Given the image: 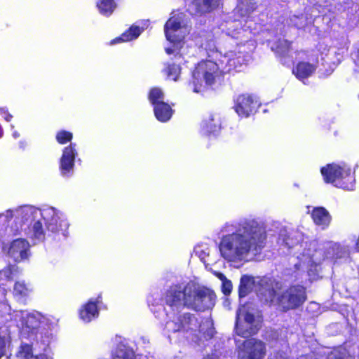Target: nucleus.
<instances>
[{"instance_id": "nucleus-1", "label": "nucleus", "mask_w": 359, "mask_h": 359, "mask_svg": "<svg viewBox=\"0 0 359 359\" xmlns=\"http://www.w3.org/2000/svg\"><path fill=\"white\" fill-rule=\"evenodd\" d=\"M215 299L212 291L194 283L171 286L163 298L166 305L163 311L165 315V330L168 333L201 332L202 325L195 316L190 313L179 315V311L184 306L197 311L208 309L214 306Z\"/></svg>"}, {"instance_id": "nucleus-2", "label": "nucleus", "mask_w": 359, "mask_h": 359, "mask_svg": "<svg viewBox=\"0 0 359 359\" xmlns=\"http://www.w3.org/2000/svg\"><path fill=\"white\" fill-rule=\"evenodd\" d=\"M222 231L225 234L219 245V252L228 262H241L249 256H255L266 244V228L255 219H245L235 224L226 223Z\"/></svg>"}, {"instance_id": "nucleus-3", "label": "nucleus", "mask_w": 359, "mask_h": 359, "mask_svg": "<svg viewBox=\"0 0 359 359\" xmlns=\"http://www.w3.org/2000/svg\"><path fill=\"white\" fill-rule=\"evenodd\" d=\"M280 287L278 282L268 278H256L244 275L241 277L239 286V296L245 297L252 290L255 289L261 299L274 301L276 292Z\"/></svg>"}, {"instance_id": "nucleus-4", "label": "nucleus", "mask_w": 359, "mask_h": 359, "mask_svg": "<svg viewBox=\"0 0 359 359\" xmlns=\"http://www.w3.org/2000/svg\"><path fill=\"white\" fill-rule=\"evenodd\" d=\"M72 139L73 133L65 130H60L55 135V140L58 144L70 143L63 148L59 160V170L64 177H69L72 174L75 159L78 155L76 143L71 142Z\"/></svg>"}, {"instance_id": "nucleus-5", "label": "nucleus", "mask_w": 359, "mask_h": 359, "mask_svg": "<svg viewBox=\"0 0 359 359\" xmlns=\"http://www.w3.org/2000/svg\"><path fill=\"white\" fill-rule=\"evenodd\" d=\"M221 68L218 64L212 60L202 61L198 63L193 72L194 91L201 92L203 82L206 85H212L221 75L223 71Z\"/></svg>"}, {"instance_id": "nucleus-6", "label": "nucleus", "mask_w": 359, "mask_h": 359, "mask_svg": "<svg viewBox=\"0 0 359 359\" xmlns=\"http://www.w3.org/2000/svg\"><path fill=\"white\" fill-rule=\"evenodd\" d=\"M276 292L274 301H267L278 304L284 310L293 309L301 306L306 300L305 288L300 285L290 287L280 294L281 284Z\"/></svg>"}, {"instance_id": "nucleus-7", "label": "nucleus", "mask_w": 359, "mask_h": 359, "mask_svg": "<svg viewBox=\"0 0 359 359\" xmlns=\"http://www.w3.org/2000/svg\"><path fill=\"white\" fill-rule=\"evenodd\" d=\"M260 320L256 318L253 309L248 305L242 306L237 311L236 332L242 337H248L255 334L260 328Z\"/></svg>"}, {"instance_id": "nucleus-8", "label": "nucleus", "mask_w": 359, "mask_h": 359, "mask_svg": "<svg viewBox=\"0 0 359 359\" xmlns=\"http://www.w3.org/2000/svg\"><path fill=\"white\" fill-rule=\"evenodd\" d=\"M307 248L297 255L299 262L295 264L297 269H308L312 266H316L325 259L326 256L323 249H317L316 243H311Z\"/></svg>"}, {"instance_id": "nucleus-9", "label": "nucleus", "mask_w": 359, "mask_h": 359, "mask_svg": "<svg viewBox=\"0 0 359 359\" xmlns=\"http://www.w3.org/2000/svg\"><path fill=\"white\" fill-rule=\"evenodd\" d=\"M149 99L154 105V111L156 118L161 122H166L172 116L171 107L163 102L164 94L161 89L154 88L151 90Z\"/></svg>"}, {"instance_id": "nucleus-10", "label": "nucleus", "mask_w": 359, "mask_h": 359, "mask_svg": "<svg viewBox=\"0 0 359 359\" xmlns=\"http://www.w3.org/2000/svg\"><path fill=\"white\" fill-rule=\"evenodd\" d=\"M265 355L264 343L255 338L244 341L238 351V359H264Z\"/></svg>"}, {"instance_id": "nucleus-11", "label": "nucleus", "mask_w": 359, "mask_h": 359, "mask_svg": "<svg viewBox=\"0 0 359 359\" xmlns=\"http://www.w3.org/2000/svg\"><path fill=\"white\" fill-rule=\"evenodd\" d=\"M165 34L168 41L174 43L177 47L178 43L184 38L187 34V29L182 27L180 17H171L165 25Z\"/></svg>"}, {"instance_id": "nucleus-12", "label": "nucleus", "mask_w": 359, "mask_h": 359, "mask_svg": "<svg viewBox=\"0 0 359 359\" xmlns=\"http://www.w3.org/2000/svg\"><path fill=\"white\" fill-rule=\"evenodd\" d=\"M324 180L327 183H334L339 179H344L351 174V168L342 163L341 165L330 164L321 169Z\"/></svg>"}, {"instance_id": "nucleus-13", "label": "nucleus", "mask_w": 359, "mask_h": 359, "mask_svg": "<svg viewBox=\"0 0 359 359\" xmlns=\"http://www.w3.org/2000/svg\"><path fill=\"white\" fill-rule=\"evenodd\" d=\"M234 109L241 117H248L258 106L257 101L250 95H240L234 100Z\"/></svg>"}, {"instance_id": "nucleus-14", "label": "nucleus", "mask_w": 359, "mask_h": 359, "mask_svg": "<svg viewBox=\"0 0 359 359\" xmlns=\"http://www.w3.org/2000/svg\"><path fill=\"white\" fill-rule=\"evenodd\" d=\"M29 243L24 238H18L12 241L8 253L15 262H20L29 257Z\"/></svg>"}, {"instance_id": "nucleus-15", "label": "nucleus", "mask_w": 359, "mask_h": 359, "mask_svg": "<svg viewBox=\"0 0 359 359\" xmlns=\"http://www.w3.org/2000/svg\"><path fill=\"white\" fill-rule=\"evenodd\" d=\"M101 297L98 296L95 301L89 300L79 309L80 318L85 323H89L99 315L98 304L101 303Z\"/></svg>"}, {"instance_id": "nucleus-16", "label": "nucleus", "mask_w": 359, "mask_h": 359, "mask_svg": "<svg viewBox=\"0 0 359 359\" xmlns=\"http://www.w3.org/2000/svg\"><path fill=\"white\" fill-rule=\"evenodd\" d=\"M220 117L216 114H209L201 123V129L205 133H215L220 129Z\"/></svg>"}, {"instance_id": "nucleus-17", "label": "nucleus", "mask_w": 359, "mask_h": 359, "mask_svg": "<svg viewBox=\"0 0 359 359\" xmlns=\"http://www.w3.org/2000/svg\"><path fill=\"white\" fill-rule=\"evenodd\" d=\"M312 218L316 224L325 229L330 223L331 216L324 208H316L312 211Z\"/></svg>"}, {"instance_id": "nucleus-18", "label": "nucleus", "mask_w": 359, "mask_h": 359, "mask_svg": "<svg viewBox=\"0 0 359 359\" xmlns=\"http://www.w3.org/2000/svg\"><path fill=\"white\" fill-rule=\"evenodd\" d=\"M222 62L226 63L228 67L226 71H230L232 69L241 71L240 68L244 64V59L240 54L237 55L236 53L231 51L224 55Z\"/></svg>"}, {"instance_id": "nucleus-19", "label": "nucleus", "mask_w": 359, "mask_h": 359, "mask_svg": "<svg viewBox=\"0 0 359 359\" xmlns=\"http://www.w3.org/2000/svg\"><path fill=\"white\" fill-rule=\"evenodd\" d=\"M316 70V67L309 62H299L296 68L293 70V73L296 76L302 80L310 76Z\"/></svg>"}, {"instance_id": "nucleus-20", "label": "nucleus", "mask_w": 359, "mask_h": 359, "mask_svg": "<svg viewBox=\"0 0 359 359\" xmlns=\"http://www.w3.org/2000/svg\"><path fill=\"white\" fill-rule=\"evenodd\" d=\"M142 31V28L136 25H132L127 31L123 33L120 37L114 39V43L119 42H127L136 39L140 35Z\"/></svg>"}, {"instance_id": "nucleus-21", "label": "nucleus", "mask_w": 359, "mask_h": 359, "mask_svg": "<svg viewBox=\"0 0 359 359\" xmlns=\"http://www.w3.org/2000/svg\"><path fill=\"white\" fill-rule=\"evenodd\" d=\"M220 0H195L193 6L196 7L198 13H204L210 12L219 6Z\"/></svg>"}, {"instance_id": "nucleus-22", "label": "nucleus", "mask_w": 359, "mask_h": 359, "mask_svg": "<svg viewBox=\"0 0 359 359\" xmlns=\"http://www.w3.org/2000/svg\"><path fill=\"white\" fill-rule=\"evenodd\" d=\"M114 359H135V354L125 343L120 341L114 354Z\"/></svg>"}, {"instance_id": "nucleus-23", "label": "nucleus", "mask_w": 359, "mask_h": 359, "mask_svg": "<svg viewBox=\"0 0 359 359\" xmlns=\"http://www.w3.org/2000/svg\"><path fill=\"white\" fill-rule=\"evenodd\" d=\"M237 9L241 15L247 16L256 9V3L254 0H240Z\"/></svg>"}, {"instance_id": "nucleus-24", "label": "nucleus", "mask_w": 359, "mask_h": 359, "mask_svg": "<svg viewBox=\"0 0 359 359\" xmlns=\"http://www.w3.org/2000/svg\"><path fill=\"white\" fill-rule=\"evenodd\" d=\"M29 293V289L24 282L17 281L13 287V295L20 299L26 298Z\"/></svg>"}, {"instance_id": "nucleus-25", "label": "nucleus", "mask_w": 359, "mask_h": 359, "mask_svg": "<svg viewBox=\"0 0 359 359\" xmlns=\"http://www.w3.org/2000/svg\"><path fill=\"white\" fill-rule=\"evenodd\" d=\"M19 359H32L34 356L33 348L31 344H22L16 353Z\"/></svg>"}, {"instance_id": "nucleus-26", "label": "nucleus", "mask_w": 359, "mask_h": 359, "mask_svg": "<svg viewBox=\"0 0 359 359\" xmlns=\"http://www.w3.org/2000/svg\"><path fill=\"white\" fill-rule=\"evenodd\" d=\"M46 226L48 236H50V233H57L62 230L61 224H59V219L57 217H51L50 220L46 222Z\"/></svg>"}, {"instance_id": "nucleus-27", "label": "nucleus", "mask_w": 359, "mask_h": 359, "mask_svg": "<svg viewBox=\"0 0 359 359\" xmlns=\"http://www.w3.org/2000/svg\"><path fill=\"white\" fill-rule=\"evenodd\" d=\"M163 72L167 75L168 79L173 81H177L178 76L180 74L181 69L179 65L175 64H168L166 65Z\"/></svg>"}, {"instance_id": "nucleus-28", "label": "nucleus", "mask_w": 359, "mask_h": 359, "mask_svg": "<svg viewBox=\"0 0 359 359\" xmlns=\"http://www.w3.org/2000/svg\"><path fill=\"white\" fill-rule=\"evenodd\" d=\"M33 237L37 240L45 239L46 231L43 229V224L40 220L35 222L32 226Z\"/></svg>"}, {"instance_id": "nucleus-29", "label": "nucleus", "mask_w": 359, "mask_h": 359, "mask_svg": "<svg viewBox=\"0 0 359 359\" xmlns=\"http://www.w3.org/2000/svg\"><path fill=\"white\" fill-rule=\"evenodd\" d=\"M97 6L102 15L109 16L112 13V0H100Z\"/></svg>"}, {"instance_id": "nucleus-30", "label": "nucleus", "mask_w": 359, "mask_h": 359, "mask_svg": "<svg viewBox=\"0 0 359 359\" xmlns=\"http://www.w3.org/2000/svg\"><path fill=\"white\" fill-rule=\"evenodd\" d=\"M194 252L204 264L208 262L207 257L209 256L210 249L207 245H197L194 249Z\"/></svg>"}, {"instance_id": "nucleus-31", "label": "nucleus", "mask_w": 359, "mask_h": 359, "mask_svg": "<svg viewBox=\"0 0 359 359\" xmlns=\"http://www.w3.org/2000/svg\"><path fill=\"white\" fill-rule=\"evenodd\" d=\"M289 25L297 28H302L306 25V18L304 15H292L290 18Z\"/></svg>"}, {"instance_id": "nucleus-32", "label": "nucleus", "mask_w": 359, "mask_h": 359, "mask_svg": "<svg viewBox=\"0 0 359 359\" xmlns=\"http://www.w3.org/2000/svg\"><path fill=\"white\" fill-rule=\"evenodd\" d=\"M284 350L278 351L274 353L273 359H290L288 355V349L289 347L287 345H285L283 347Z\"/></svg>"}, {"instance_id": "nucleus-33", "label": "nucleus", "mask_w": 359, "mask_h": 359, "mask_svg": "<svg viewBox=\"0 0 359 359\" xmlns=\"http://www.w3.org/2000/svg\"><path fill=\"white\" fill-rule=\"evenodd\" d=\"M290 43L287 41H283L280 42L276 47V49L280 53H283L290 48Z\"/></svg>"}, {"instance_id": "nucleus-34", "label": "nucleus", "mask_w": 359, "mask_h": 359, "mask_svg": "<svg viewBox=\"0 0 359 359\" xmlns=\"http://www.w3.org/2000/svg\"><path fill=\"white\" fill-rule=\"evenodd\" d=\"M343 358H344V354L339 350H334L333 351L330 352L326 358V359H343Z\"/></svg>"}, {"instance_id": "nucleus-35", "label": "nucleus", "mask_w": 359, "mask_h": 359, "mask_svg": "<svg viewBox=\"0 0 359 359\" xmlns=\"http://www.w3.org/2000/svg\"><path fill=\"white\" fill-rule=\"evenodd\" d=\"M231 289H232L231 283L227 280H224L223 283H222L223 292L225 294H229L231 292Z\"/></svg>"}, {"instance_id": "nucleus-36", "label": "nucleus", "mask_w": 359, "mask_h": 359, "mask_svg": "<svg viewBox=\"0 0 359 359\" xmlns=\"http://www.w3.org/2000/svg\"><path fill=\"white\" fill-rule=\"evenodd\" d=\"M283 242H284L285 245L289 248H292L297 245V241H294L293 238H290V236L283 238Z\"/></svg>"}, {"instance_id": "nucleus-37", "label": "nucleus", "mask_w": 359, "mask_h": 359, "mask_svg": "<svg viewBox=\"0 0 359 359\" xmlns=\"http://www.w3.org/2000/svg\"><path fill=\"white\" fill-rule=\"evenodd\" d=\"M0 112L6 121L9 122L11 121L13 116L10 114L6 110L1 109Z\"/></svg>"}, {"instance_id": "nucleus-38", "label": "nucleus", "mask_w": 359, "mask_h": 359, "mask_svg": "<svg viewBox=\"0 0 359 359\" xmlns=\"http://www.w3.org/2000/svg\"><path fill=\"white\" fill-rule=\"evenodd\" d=\"M34 359H52V358H49L47 355H46L44 353H41V354L36 355L34 357Z\"/></svg>"}, {"instance_id": "nucleus-39", "label": "nucleus", "mask_w": 359, "mask_h": 359, "mask_svg": "<svg viewBox=\"0 0 359 359\" xmlns=\"http://www.w3.org/2000/svg\"><path fill=\"white\" fill-rule=\"evenodd\" d=\"M232 27L233 26H231L228 28V34L231 35L232 37H237V33H236L235 30L231 29Z\"/></svg>"}, {"instance_id": "nucleus-40", "label": "nucleus", "mask_w": 359, "mask_h": 359, "mask_svg": "<svg viewBox=\"0 0 359 359\" xmlns=\"http://www.w3.org/2000/svg\"><path fill=\"white\" fill-rule=\"evenodd\" d=\"M330 0H317V4L322 5L326 3L330 2Z\"/></svg>"}, {"instance_id": "nucleus-41", "label": "nucleus", "mask_w": 359, "mask_h": 359, "mask_svg": "<svg viewBox=\"0 0 359 359\" xmlns=\"http://www.w3.org/2000/svg\"><path fill=\"white\" fill-rule=\"evenodd\" d=\"M165 51H166V53H167L168 54H169V55H170V54H171V53H175V49H172V48H165Z\"/></svg>"}, {"instance_id": "nucleus-42", "label": "nucleus", "mask_w": 359, "mask_h": 359, "mask_svg": "<svg viewBox=\"0 0 359 359\" xmlns=\"http://www.w3.org/2000/svg\"><path fill=\"white\" fill-rule=\"evenodd\" d=\"M204 359H218V357L217 355L214 354V355H212L211 356H207L206 358H205Z\"/></svg>"}, {"instance_id": "nucleus-43", "label": "nucleus", "mask_w": 359, "mask_h": 359, "mask_svg": "<svg viewBox=\"0 0 359 359\" xmlns=\"http://www.w3.org/2000/svg\"><path fill=\"white\" fill-rule=\"evenodd\" d=\"M13 136L15 138H18V137L20 136V135H19V133H18V132H14V133H13Z\"/></svg>"}, {"instance_id": "nucleus-44", "label": "nucleus", "mask_w": 359, "mask_h": 359, "mask_svg": "<svg viewBox=\"0 0 359 359\" xmlns=\"http://www.w3.org/2000/svg\"><path fill=\"white\" fill-rule=\"evenodd\" d=\"M20 147L21 148H22V149H25V142H20Z\"/></svg>"}, {"instance_id": "nucleus-45", "label": "nucleus", "mask_w": 359, "mask_h": 359, "mask_svg": "<svg viewBox=\"0 0 359 359\" xmlns=\"http://www.w3.org/2000/svg\"><path fill=\"white\" fill-rule=\"evenodd\" d=\"M3 135V129L1 126L0 125V137H1Z\"/></svg>"}, {"instance_id": "nucleus-46", "label": "nucleus", "mask_w": 359, "mask_h": 359, "mask_svg": "<svg viewBox=\"0 0 359 359\" xmlns=\"http://www.w3.org/2000/svg\"><path fill=\"white\" fill-rule=\"evenodd\" d=\"M248 29H250V26H248L246 29H243V28L242 29H243V30L246 31Z\"/></svg>"}, {"instance_id": "nucleus-47", "label": "nucleus", "mask_w": 359, "mask_h": 359, "mask_svg": "<svg viewBox=\"0 0 359 359\" xmlns=\"http://www.w3.org/2000/svg\"><path fill=\"white\" fill-rule=\"evenodd\" d=\"M162 316V314H161V313H160L159 315H158V316H157V317L161 318H162V316Z\"/></svg>"}, {"instance_id": "nucleus-48", "label": "nucleus", "mask_w": 359, "mask_h": 359, "mask_svg": "<svg viewBox=\"0 0 359 359\" xmlns=\"http://www.w3.org/2000/svg\"><path fill=\"white\" fill-rule=\"evenodd\" d=\"M162 114H165V111L164 110H162Z\"/></svg>"}, {"instance_id": "nucleus-49", "label": "nucleus", "mask_w": 359, "mask_h": 359, "mask_svg": "<svg viewBox=\"0 0 359 359\" xmlns=\"http://www.w3.org/2000/svg\"><path fill=\"white\" fill-rule=\"evenodd\" d=\"M119 339H121V337H118ZM116 339H118V337H116Z\"/></svg>"}]
</instances>
